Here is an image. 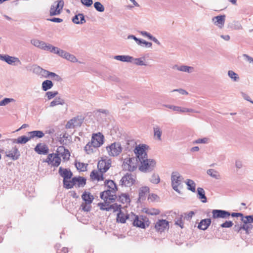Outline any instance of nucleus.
<instances>
[{"instance_id":"obj_11","label":"nucleus","mask_w":253,"mask_h":253,"mask_svg":"<svg viewBox=\"0 0 253 253\" xmlns=\"http://www.w3.org/2000/svg\"><path fill=\"white\" fill-rule=\"evenodd\" d=\"M45 162L54 167H58L60 164L61 159L58 154L52 153L48 155Z\"/></svg>"},{"instance_id":"obj_21","label":"nucleus","mask_w":253,"mask_h":253,"mask_svg":"<svg viewBox=\"0 0 253 253\" xmlns=\"http://www.w3.org/2000/svg\"><path fill=\"white\" fill-rule=\"evenodd\" d=\"M172 68L179 71L188 73H191L194 72V68L193 67L186 65L178 66L175 65Z\"/></svg>"},{"instance_id":"obj_53","label":"nucleus","mask_w":253,"mask_h":253,"mask_svg":"<svg viewBox=\"0 0 253 253\" xmlns=\"http://www.w3.org/2000/svg\"><path fill=\"white\" fill-rule=\"evenodd\" d=\"M15 100L13 98H5L0 101V106H5L10 102H14Z\"/></svg>"},{"instance_id":"obj_2","label":"nucleus","mask_w":253,"mask_h":253,"mask_svg":"<svg viewBox=\"0 0 253 253\" xmlns=\"http://www.w3.org/2000/svg\"><path fill=\"white\" fill-rule=\"evenodd\" d=\"M141 166L139 169L143 172L150 171L152 170L156 166V162L153 159H148L147 158L140 161Z\"/></svg>"},{"instance_id":"obj_27","label":"nucleus","mask_w":253,"mask_h":253,"mask_svg":"<svg viewBox=\"0 0 253 253\" xmlns=\"http://www.w3.org/2000/svg\"><path fill=\"white\" fill-rule=\"evenodd\" d=\"M149 192V188L147 186H144L140 188L139 191V200L142 201L145 200Z\"/></svg>"},{"instance_id":"obj_51","label":"nucleus","mask_w":253,"mask_h":253,"mask_svg":"<svg viewBox=\"0 0 253 253\" xmlns=\"http://www.w3.org/2000/svg\"><path fill=\"white\" fill-rule=\"evenodd\" d=\"M209 141V139L207 137H204L203 138H199L193 142V144H207L208 143Z\"/></svg>"},{"instance_id":"obj_3","label":"nucleus","mask_w":253,"mask_h":253,"mask_svg":"<svg viewBox=\"0 0 253 253\" xmlns=\"http://www.w3.org/2000/svg\"><path fill=\"white\" fill-rule=\"evenodd\" d=\"M123 169L133 171L137 168V159L135 158H127L124 159L123 164Z\"/></svg>"},{"instance_id":"obj_63","label":"nucleus","mask_w":253,"mask_h":253,"mask_svg":"<svg viewBox=\"0 0 253 253\" xmlns=\"http://www.w3.org/2000/svg\"><path fill=\"white\" fill-rule=\"evenodd\" d=\"M142 44H144L146 47H151L152 45V43L151 42H148L143 40H141V42L139 43H138V45H142Z\"/></svg>"},{"instance_id":"obj_48","label":"nucleus","mask_w":253,"mask_h":253,"mask_svg":"<svg viewBox=\"0 0 253 253\" xmlns=\"http://www.w3.org/2000/svg\"><path fill=\"white\" fill-rule=\"evenodd\" d=\"M30 139V136L29 137L21 136L17 138L16 142L18 144H25Z\"/></svg>"},{"instance_id":"obj_42","label":"nucleus","mask_w":253,"mask_h":253,"mask_svg":"<svg viewBox=\"0 0 253 253\" xmlns=\"http://www.w3.org/2000/svg\"><path fill=\"white\" fill-rule=\"evenodd\" d=\"M53 84L50 80H45L42 83V89L43 91H46L52 88Z\"/></svg>"},{"instance_id":"obj_18","label":"nucleus","mask_w":253,"mask_h":253,"mask_svg":"<svg viewBox=\"0 0 253 253\" xmlns=\"http://www.w3.org/2000/svg\"><path fill=\"white\" fill-rule=\"evenodd\" d=\"M5 154L6 157L10 158L13 160H17L20 156L19 152L16 147L12 148L10 150L5 151Z\"/></svg>"},{"instance_id":"obj_62","label":"nucleus","mask_w":253,"mask_h":253,"mask_svg":"<svg viewBox=\"0 0 253 253\" xmlns=\"http://www.w3.org/2000/svg\"><path fill=\"white\" fill-rule=\"evenodd\" d=\"M233 223L231 221H226L221 225V227L223 228H229L233 226Z\"/></svg>"},{"instance_id":"obj_14","label":"nucleus","mask_w":253,"mask_h":253,"mask_svg":"<svg viewBox=\"0 0 253 253\" xmlns=\"http://www.w3.org/2000/svg\"><path fill=\"white\" fill-rule=\"evenodd\" d=\"M103 140L104 136L100 132H98L92 135L91 141L94 146L98 148L103 144Z\"/></svg>"},{"instance_id":"obj_59","label":"nucleus","mask_w":253,"mask_h":253,"mask_svg":"<svg viewBox=\"0 0 253 253\" xmlns=\"http://www.w3.org/2000/svg\"><path fill=\"white\" fill-rule=\"evenodd\" d=\"M110 203H99L98 206L100 207V209L101 210H105L106 211H109V208H108L109 204Z\"/></svg>"},{"instance_id":"obj_8","label":"nucleus","mask_w":253,"mask_h":253,"mask_svg":"<svg viewBox=\"0 0 253 253\" xmlns=\"http://www.w3.org/2000/svg\"><path fill=\"white\" fill-rule=\"evenodd\" d=\"M129 217H130V220L132 221L133 226L141 228H145L144 220L142 216H139L131 212L129 214Z\"/></svg>"},{"instance_id":"obj_29","label":"nucleus","mask_w":253,"mask_h":253,"mask_svg":"<svg viewBox=\"0 0 253 253\" xmlns=\"http://www.w3.org/2000/svg\"><path fill=\"white\" fill-rule=\"evenodd\" d=\"M72 21L77 24H82L85 22L84 15L83 14H79L75 15L73 18Z\"/></svg>"},{"instance_id":"obj_54","label":"nucleus","mask_w":253,"mask_h":253,"mask_svg":"<svg viewBox=\"0 0 253 253\" xmlns=\"http://www.w3.org/2000/svg\"><path fill=\"white\" fill-rule=\"evenodd\" d=\"M77 169L81 171H84L86 169V165L84 163L77 162L75 164Z\"/></svg>"},{"instance_id":"obj_10","label":"nucleus","mask_w":253,"mask_h":253,"mask_svg":"<svg viewBox=\"0 0 253 253\" xmlns=\"http://www.w3.org/2000/svg\"><path fill=\"white\" fill-rule=\"evenodd\" d=\"M0 60L4 61L7 64L11 65H18L21 64L20 60L18 58L10 56L8 55H2L0 54Z\"/></svg>"},{"instance_id":"obj_64","label":"nucleus","mask_w":253,"mask_h":253,"mask_svg":"<svg viewBox=\"0 0 253 253\" xmlns=\"http://www.w3.org/2000/svg\"><path fill=\"white\" fill-rule=\"evenodd\" d=\"M81 1L83 4L87 7L91 6L93 3L92 0H81Z\"/></svg>"},{"instance_id":"obj_38","label":"nucleus","mask_w":253,"mask_h":253,"mask_svg":"<svg viewBox=\"0 0 253 253\" xmlns=\"http://www.w3.org/2000/svg\"><path fill=\"white\" fill-rule=\"evenodd\" d=\"M45 77H49L51 79L55 80L57 82H60L62 80L61 77L59 76L58 75H57L56 74L47 71V73H46Z\"/></svg>"},{"instance_id":"obj_20","label":"nucleus","mask_w":253,"mask_h":253,"mask_svg":"<svg viewBox=\"0 0 253 253\" xmlns=\"http://www.w3.org/2000/svg\"><path fill=\"white\" fill-rule=\"evenodd\" d=\"M103 174V172H101L100 170H93L90 173V179L92 181H96L103 180L104 179Z\"/></svg>"},{"instance_id":"obj_12","label":"nucleus","mask_w":253,"mask_h":253,"mask_svg":"<svg viewBox=\"0 0 253 253\" xmlns=\"http://www.w3.org/2000/svg\"><path fill=\"white\" fill-rule=\"evenodd\" d=\"M111 161L110 159H101L99 161L97 168L101 172L105 173L111 167Z\"/></svg>"},{"instance_id":"obj_36","label":"nucleus","mask_w":253,"mask_h":253,"mask_svg":"<svg viewBox=\"0 0 253 253\" xmlns=\"http://www.w3.org/2000/svg\"><path fill=\"white\" fill-rule=\"evenodd\" d=\"M30 42L35 47L42 49L45 42L38 39H34L31 40Z\"/></svg>"},{"instance_id":"obj_32","label":"nucleus","mask_w":253,"mask_h":253,"mask_svg":"<svg viewBox=\"0 0 253 253\" xmlns=\"http://www.w3.org/2000/svg\"><path fill=\"white\" fill-rule=\"evenodd\" d=\"M153 130L154 138L158 140H161V135L162 134V131L161 128L158 126H155L153 127Z\"/></svg>"},{"instance_id":"obj_39","label":"nucleus","mask_w":253,"mask_h":253,"mask_svg":"<svg viewBox=\"0 0 253 253\" xmlns=\"http://www.w3.org/2000/svg\"><path fill=\"white\" fill-rule=\"evenodd\" d=\"M97 146H94L92 142H89L84 147V150L88 154H91L93 152L94 150L97 148Z\"/></svg>"},{"instance_id":"obj_46","label":"nucleus","mask_w":253,"mask_h":253,"mask_svg":"<svg viewBox=\"0 0 253 253\" xmlns=\"http://www.w3.org/2000/svg\"><path fill=\"white\" fill-rule=\"evenodd\" d=\"M105 184L106 186H107L108 188V189L112 190L115 192L117 190V186L113 180H106L105 182Z\"/></svg>"},{"instance_id":"obj_17","label":"nucleus","mask_w":253,"mask_h":253,"mask_svg":"<svg viewBox=\"0 0 253 253\" xmlns=\"http://www.w3.org/2000/svg\"><path fill=\"white\" fill-rule=\"evenodd\" d=\"M225 15H218L212 18L213 23L220 29H222L225 22Z\"/></svg>"},{"instance_id":"obj_43","label":"nucleus","mask_w":253,"mask_h":253,"mask_svg":"<svg viewBox=\"0 0 253 253\" xmlns=\"http://www.w3.org/2000/svg\"><path fill=\"white\" fill-rule=\"evenodd\" d=\"M228 76L233 82H237L240 80L239 75L232 70L228 71Z\"/></svg>"},{"instance_id":"obj_34","label":"nucleus","mask_w":253,"mask_h":253,"mask_svg":"<svg viewBox=\"0 0 253 253\" xmlns=\"http://www.w3.org/2000/svg\"><path fill=\"white\" fill-rule=\"evenodd\" d=\"M86 179L82 177H74L72 178V182L78 184L79 187H83L85 184Z\"/></svg>"},{"instance_id":"obj_37","label":"nucleus","mask_w":253,"mask_h":253,"mask_svg":"<svg viewBox=\"0 0 253 253\" xmlns=\"http://www.w3.org/2000/svg\"><path fill=\"white\" fill-rule=\"evenodd\" d=\"M144 60V57H140L137 58H134L132 57V61L130 63L138 66H146L147 64L145 63Z\"/></svg>"},{"instance_id":"obj_41","label":"nucleus","mask_w":253,"mask_h":253,"mask_svg":"<svg viewBox=\"0 0 253 253\" xmlns=\"http://www.w3.org/2000/svg\"><path fill=\"white\" fill-rule=\"evenodd\" d=\"M207 173L208 175L215 178L216 179H219L221 178V176L219 172L214 169H209L207 170Z\"/></svg>"},{"instance_id":"obj_16","label":"nucleus","mask_w":253,"mask_h":253,"mask_svg":"<svg viewBox=\"0 0 253 253\" xmlns=\"http://www.w3.org/2000/svg\"><path fill=\"white\" fill-rule=\"evenodd\" d=\"M213 218H226L230 215L229 212L221 210H213L212 211Z\"/></svg>"},{"instance_id":"obj_23","label":"nucleus","mask_w":253,"mask_h":253,"mask_svg":"<svg viewBox=\"0 0 253 253\" xmlns=\"http://www.w3.org/2000/svg\"><path fill=\"white\" fill-rule=\"evenodd\" d=\"M81 121L78 118H74L70 120L66 125L67 128H73L77 126H80L81 125Z\"/></svg>"},{"instance_id":"obj_5","label":"nucleus","mask_w":253,"mask_h":253,"mask_svg":"<svg viewBox=\"0 0 253 253\" xmlns=\"http://www.w3.org/2000/svg\"><path fill=\"white\" fill-rule=\"evenodd\" d=\"M108 154L110 156H117L122 151V147L120 143L115 142L106 147Z\"/></svg>"},{"instance_id":"obj_28","label":"nucleus","mask_w":253,"mask_h":253,"mask_svg":"<svg viewBox=\"0 0 253 253\" xmlns=\"http://www.w3.org/2000/svg\"><path fill=\"white\" fill-rule=\"evenodd\" d=\"M211 223V219L207 218L202 219L199 223L198 227V228L205 230L207 229Z\"/></svg>"},{"instance_id":"obj_7","label":"nucleus","mask_w":253,"mask_h":253,"mask_svg":"<svg viewBox=\"0 0 253 253\" xmlns=\"http://www.w3.org/2000/svg\"><path fill=\"white\" fill-rule=\"evenodd\" d=\"M64 1L62 0L57 1L51 6L50 15L51 16L59 15L64 6Z\"/></svg>"},{"instance_id":"obj_31","label":"nucleus","mask_w":253,"mask_h":253,"mask_svg":"<svg viewBox=\"0 0 253 253\" xmlns=\"http://www.w3.org/2000/svg\"><path fill=\"white\" fill-rule=\"evenodd\" d=\"M114 58L117 60L124 62L130 63L132 59V57L129 55H116Z\"/></svg>"},{"instance_id":"obj_49","label":"nucleus","mask_w":253,"mask_h":253,"mask_svg":"<svg viewBox=\"0 0 253 253\" xmlns=\"http://www.w3.org/2000/svg\"><path fill=\"white\" fill-rule=\"evenodd\" d=\"M241 221L244 223H251L253 222V215H247L241 218Z\"/></svg>"},{"instance_id":"obj_57","label":"nucleus","mask_w":253,"mask_h":253,"mask_svg":"<svg viewBox=\"0 0 253 253\" xmlns=\"http://www.w3.org/2000/svg\"><path fill=\"white\" fill-rule=\"evenodd\" d=\"M108 208H109V211L113 210L114 212L121 210V205L117 204H114L111 205H109Z\"/></svg>"},{"instance_id":"obj_61","label":"nucleus","mask_w":253,"mask_h":253,"mask_svg":"<svg viewBox=\"0 0 253 253\" xmlns=\"http://www.w3.org/2000/svg\"><path fill=\"white\" fill-rule=\"evenodd\" d=\"M81 207L82 209L84 211H88L90 210L91 206L90 204H86V202L82 204Z\"/></svg>"},{"instance_id":"obj_24","label":"nucleus","mask_w":253,"mask_h":253,"mask_svg":"<svg viewBox=\"0 0 253 253\" xmlns=\"http://www.w3.org/2000/svg\"><path fill=\"white\" fill-rule=\"evenodd\" d=\"M57 152L58 155L62 156L64 159H69L70 154L68 149L65 148L63 146H61L58 147Z\"/></svg>"},{"instance_id":"obj_25","label":"nucleus","mask_w":253,"mask_h":253,"mask_svg":"<svg viewBox=\"0 0 253 253\" xmlns=\"http://www.w3.org/2000/svg\"><path fill=\"white\" fill-rule=\"evenodd\" d=\"M126 219L130 220L129 214L126 215L122 210H120L117 214V222L124 223Z\"/></svg>"},{"instance_id":"obj_4","label":"nucleus","mask_w":253,"mask_h":253,"mask_svg":"<svg viewBox=\"0 0 253 253\" xmlns=\"http://www.w3.org/2000/svg\"><path fill=\"white\" fill-rule=\"evenodd\" d=\"M115 193L116 192L112 190L107 189L101 193L100 198L105 203H113L116 198Z\"/></svg>"},{"instance_id":"obj_6","label":"nucleus","mask_w":253,"mask_h":253,"mask_svg":"<svg viewBox=\"0 0 253 253\" xmlns=\"http://www.w3.org/2000/svg\"><path fill=\"white\" fill-rule=\"evenodd\" d=\"M148 147L145 144L141 145H139L138 146H136L134 152L139 161H142V160L147 157L146 150Z\"/></svg>"},{"instance_id":"obj_45","label":"nucleus","mask_w":253,"mask_h":253,"mask_svg":"<svg viewBox=\"0 0 253 253\" xmlns=\"http://www.w3.org/2000/svg\"><path fill=\"white\" fill-rule=\"evenodd\" d=\"M64 103L65 102L63 99L60 97L56 98L50 102L49 106L52 107L57 105H63Z\"/></svg>"},{"instance_id":"obj_58","label":"nucleus","mask_w":253,"mask_h":253,"mask_svg":"<svg viewBox=\"0 0 253 253\" xmlns=\"http://www.w3.org/2000/svg\"><path fill=\"white\" fill-rule=\"evenodd\" d=\"M151 182L154 184H158L160 182V178L158 174H153L150 178Z\"/></svg>"},{"instance_id":"obj_50","label":"nucleus","mask_w":253,"mask_h":253,"mask_svg":"<svg viewBox=\"0 0 253 253\" xmlns=\"http://www.w3.org/2000/svg\"><path fill=\"white\" fill-rule=\"evenodd\" d=\"M94 7L99 12H103L105 10L104 6L99 1H96L94 3Z\"/></svg>"},{"instance_id":"obj_19","label":"nucleus","mask_w":253,"mask_h":253,"mask_svg":"<svg viewBox=\"0 0 253 253\" xmlns=\"http://www.w3.org/2000/svg\"><path fill=\"white\" fill-rule=\"evenodd\" d=\"M42 50L48 51L58 55L60 54L61 49L45 42Z\"/></svg>"},{"instance_id":"obj_13","label":"nucleus","mask_w":253,"mask_h":253,"mask_svg":"<svg viewBox=\"0 0 253 253\" xmlns=\"http://www.w3.org/2000/svg\"><path fill=\"white\" fill-rule=\"evenodd\" d=\"M58 56L73 63L79 62V63H82L78 61V59L74 55L61 49Z\"/></svg>"},{"instance_id":"obj_56","label":"nucleus","mask_w":253,"mask_h":253,"mask_svg":"<svg viewBox=\"0 0 253 253\" xmlns=\"http://www.w3.org/2000/svg\"><path fill=\"white\" fill-rule=\"evenodd\" d=\"M146 212L148 214L154 215L159 214L160 213V211L158 209H148L146 211Z\"/></svg>"},{"instance_id":"obj_15","label":"nucleus","mask_w":253,"mask_h":253,"mask_svg":"<svg viewBox=\"0 0 253 253\" xmlns=\"http://www.w3.org/2000/svg\"><path fill=\"white\" fill-rule=\"evenodd\" d=\"M169 227V223L168 221L165 219L159 220L156 222L155 228L157 231L162 232L165 230L168 229Z\"/></svg>"},{"instance_id":"obj_22","label":"nucleus","mask_w":253,"mask_h":253,"mask_svg":"<svg viewBox=\"0 0 253 253\" xmlns=\"http://www.w3.org/2000/svg\"><path fill=\"white\" fill-rule=\"evenodd\" d=\"M34 150L39 154H46L49 149L47 146L41 143L38 144L34 148Z\"/></svg>"},{"instance_id":"obj_60","label":"nucleus","mask_w":253,"mask_h":253,"mask_svg":"<svg viewBox=\"0 0 253 253\" xmlns=\"http://www.w3.org/2000/svg\"><path fill=\"white\" fill-rule=\"evenodd\" d=\"M242 228L243 230L246 231V233L248 234L249 230L252 228V226L249 223H244L242 225Z\"/></svg>"},{"instance_id":"obj_30","label":"nucleus","mask_w":253,"mask_h":253,"mask_svg":"<svg viewBox=\"0 0 253 253\" xmlns=\"http://www.w3.org/2000/svg\"><path fill=\"white\" fill-rule=\"evenodd\" d=\"M28 135L30 136V138L33 139L35 137L39 138H42L44 136V133L41 130H34L28 132Z\"/></svg>"},{"instance_id":"obj_26","label":"nucleus","mask_w":253,"mask_h":253,"mask_svg":"<svg viewBox=\"0 0 253 253\" xmlns=\"http://www.w3.org/2000/svg\"><path fill=\"white\" fill-rule=\"evenodd\" d=\"M59 173L64 178V179H69L72 176V173L70 170H68L66 169H62V168H59Z\"/></svg>"},{"instance_id":"obj_40","label":"nucleus","mask_w":253,"mask_h":253,"mask_svg":"<svg viewBox=\"0 0 253 253\" xmlns=\"http://www.w3.org/2000/svg\"><path fill=\"white\" fill-rule=\"evenodd\" d=\"M82 199L86 203V204H90L93 200V197L92 195H91L89 193H87L86 192L84 193L82 196Z\"/></svg>"},{"instance_id":"obj_47","label":"nucleus","mask_w":253,"mask_h":253,"mask_svg":"<svg viewBox=\"0 0 253 253\" xmlns=\"http://www.w3.org/2000/svg\"><path fill=\"white\" fill-rule=\"evenodd\" d=\"M230 27L235 30H240L243 29L242 24L239 21L234 20L231 24Z\"/></svg>"},{"instance_id":"obj_35","label":"nucleus","mask_w":253,"mask_h":253,"mask_svg":"<svg viewBox=\"0 0 253 253\" xmlns=\"http://www.w3.org/2000/svg\"><path fill=\"white\" fill-rule=\"evenodd\" d=\"M33 69L34 73L42 76L45 77L46 73H47V71L43 69L37 65L33 66Z\"/></svg>"},{"instance_id":"obj_52","label":"nucleus","mask_w":253,"mask_h":253,"mask_svg":"<svg viewBox=\"0 0 253 253\" xmlns=\"http://www.w3.org/2000/svg\"><path fill=\"white\" fill-rule=\"evenodd\" d=\"M63 183L64 187L67 189H70L75 185V183L72 182V180L69 181L68 179H64Z\"/></svg>"},{"instance_id":"obj_33","label":"nucleus","mask_w":253,"mask_h":253,"mask_svg":"<svg viewBox=\"0 0 253 253\" xmlns=\"http://www.w3.org/2000/svg\"><path fill=\"white\" fill-rule=\"evenodd\" d=\"M197 193L198 195V198L201 200L202 202L206 203L207 198L205 196V192L203 188L198 187L197 188Z\"/></svg>"},{"instance_id":"obj_9","label":"nucleus","mask_w":253,"mask_h":253,"mask_svg":"<svg viewBox=\"0 0 253 253\" xmlns=\"http://www.w3.org/2000/svg\"><path fill=\"white\" fill-rule=\"evenodd\" d=\"M135 181V176L130 173H126L121 179L120 183L123 186L130 187Z\"/></svg>"},{"instance_id":"obj_44","label":"nucleus","mask_w":253,"mask_h":253,"mask_svg":"<svg viewBox=\"0 0 253 253\" xmlns=\"http://www.w3.org/2000/svg\"><path fill=\"white\" fill-rule=\"evenodd\" d=\"M186 184L188 186V189L191 191L193 192L196 191V183L195 182L191 179H187Z\"/></svg>"},{"instance_id":"obj_55","label":"nucleus","mask_w":253,"mask_h":253,"mask_svg":"<svg viewBox=\"0 0 253 253\" xmlns=\"http://www.w3.org/2000/svg\"><path fill=\"white\" fill-rule=\"evenodd\" d=\"M58 93V92L57 91H47L45 93V96L48 100H50L54 98Z\"/></svg>"},{"instance_id":"obj_1","label":"nucleus","mask_w":253,"mask_h":253,"mask_svg":"<svg viewBox=\"0 0 253 253\" xmlns=\"http://www.w3.org/2000/svg\"><path fill=\"white\" fill-rule=\"evenodd\" d=\"M183 179L182 176L179 172L177 171L172 172L171 175V186L173 190L178 193H180V189L183 187L182 183Z\"/></svg>"}]
</instances>
